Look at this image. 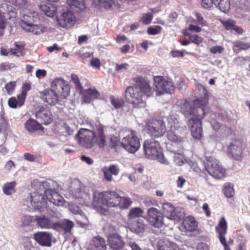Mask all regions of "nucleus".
<instances>
[{"instance_id": "55", "label": "nucleus", "mask_w": 250, "mask_h": 250, "mask_svg": "<svg viewBox=\"0 0 250 250\" xmlns=\"http://www.w3.org/2000/svg\"><path fill=\"white\" fill-rule=\"evenodd\" d=\"M110 141V146L111 147H115L121 144L120 139L114 136L111 137Z\"/></svg>"}, {"instance_id": "60", "label": "nucleus", "mask_w": 250, "mask_h": 250, "mask_svg": "<svg viewBox=\"0 0 250 250\" xmlns=\"http://www.w3.org/2000/svg\"><path fill=\"white\" fill-rule=\"evenodd\" d=\"M6 19L4 16V13L0 12V29H4L6 27Z\"/></svg>"}, {"instance_id": "38", "label": "nucleus", "mask_w": 250, "mask_h": 250, "mask_svg": "<svg viewBox=\"0 0 250 250\" xmlns=\"http://www.w3.org/2000/svg\"><path fill=\"white\" fill-rule=\"evenodd\" d=\"M67 3L71 8H78L83 10L85 8L84 0H67Z\"/></svg>"}, {"instance_id": "62", "label": "nucleus", "mask_w": 250, "mask_h": 250, "mask_svg": "<svg viewBox=\"0 0 250 250\" xmlns=\"http://www.w3.org/2000/svg\"><path fill=\"white\" fill-rule=\"evenodd\" d=\"M90 64L92 67L99 69L100 68L101 62L99 59L93 58L90 62Z\"/></svg>"}, {"instance_id": "1", "label": "nucleus", "mask_w": 250, "mask_h": 250, "mask_svg": "<svg viewBox=\"0 0 250 250\" xmlns=\"http://www.w3.org/2000/svg\"><path fill=\"white\" fill-rule=\"evenodd\" d=\"M86 125H89L94 130L81 128L76 135L78 144L85 148H91L94 145L100 148H103L106 145V137L104 132V127L97 119L86 120Z\"/></svg>"}, {"instance_id": "64", "label": "nucleus", "mask_w": 250, "mask_h": 250, "mask_svg": "<svg viewBox=\"0 0 250 250\" xmlns=\"http://www.w3.org/2000/svg\"><path fill=\"white\" fill-rule=\"evenodd\" d=\"M128 246L130 247L131 250H150L148 249H142L135 242H129Z\"/></svg>"}, {"instance_id": "7", "label": "nucleus", "mask_w": 250, "mask_h": 250, "mask_svg": "<svg viewBox=\"0 0 250 250\" xmlns=\"http://www.w3.org/2000/svg\"><path fill=\"white\" fill-rule=\"evenodd\" d=\"M127 134L121 142L122 146L128 152H136L140 147V140L136 131L132 129L127 130Z\"/></svg>"}, {"instance_id": "48", "label": "nucleus", "mask_w": 250, "mask_h": 250, "mask_svg": "<svg viewBox=\"0 0 250 250\" xmlns=\"http://www.w3.org/2000/svg\"><path fill=\"white\" fill-rule=\"evenodd\" d=\"M162 27L159 25H156L154 27L150 26L147 28V32L149 35H155L161 32Z\"/></svg>"}, {"instance_id": "31", "label": "nucleus", "mask_w": 250, "mask_h": 250, "mask_svg": "<svg viewBox=\"0 0 250 250\" xmlns=\"http://www.w3.org/2000/svg\"><path fill=\"white\" fill-rule=\"evenodd\" d=\"M70 210L73 213L80 215V216H77L76 219V220L78 223L83 225H84L87 223V217L84 214L83 211L80 209V208L77 206H71L70 207Z\"/></svg>"}, {"instance_id": "8", "label": "nucleus", "mask_w": 250, "mask_h": 250, "mask_svg": "<svg viewBox=\"0 0 250 250\" xmlns=\"http://www.w3.org/2000/svg\"><path fill=\"white\" fill-rule=\"evenodd\" d=\"M206 168L211 176L215 179H221L225 176L226 170L218 164L212 157H206Z\"/></svg>"}, {"instance_id": "46", "label": "nucleus", "mask_w": 250, "mask_h": 250, "mask_svg": "<svg viewBox=\"0 0 250 250\" xmlns=\"http://www.w3.org/2000/svg\"><path fill=\"white\" fill-rule=\"evenodd\" d=\"M71 79L72 82H73V83L74 84V85L75 86V88L77 89H78L80 90H82L83 89V87L80 83L79 78L76 74H75L74 73L72 74L71 75Z\"/></svg>"}, {"instance_id": "44", "label": "nucleus", "mask_w": 250, "mask_h": 250, "mask_svg": "<svg viewBox=\"0 0 250 250\" xmlns=\"http://www.w3.org/2000/svg\"><path fill=\"white\" fill-rule=\"evenodd\" d=\"M16 85V81H11L7 83L4 86V88L5 89L7 94L11 95L15 90Z\"/></svg>"}, {"instance_id": "6", "label": "nucleus", "mask_w": 250, "mask_h": 250, "mask_svg": "<svg viewBox=\"0 0 250 250\" xmlns=\"http://www.w3.org/2000/svg\"><path fill=\"white\" fill-rule=\"evenodd\" d=\"M205 115V111L199 109L196 117H190L187 121V125L191 130L192 136L197 140L201 139L203 136L202 120Z\"/></svg>"}, {"instance_id": "13", "label": "nucleus", "mask_w": 250, "mask_h": 250, "mask_svg": "<svg viewBox=\"0 0 250 250\" xmlns=\"http://www.w3.org/2000/svg\"><path fill=\"white\" fill-rule=\"evenodd\" d=\"M147 130L151 137H161L166 132L165 123L161 120H154L148 124Z\"/></svg>"}, {"instance_id": "14", "label": "nucleus", "mask_w": 250, "mask_h": 250, "mask_svg": "<svg viewBox=\"0 0 250 250\" xmlns=\"http://www.w3.org/2000/svg\"><path fill=\"white\" fill-rule=\"evenodd\" d=\"M36 221L37 225L42 229H54V223L52 222L51 219L44 215L36 216L35 218L33 216H27L24 217V223L27 225H31V223Z\"/></svg>"}, {"instance_id": "53", "label": "nucleus", "mask_w": 250, "mask_h": 250, "mask_svg": "<svg viewBox=\"0 0 250 250\" xmlns=\"http://www.w3.org/2000/svg\"><path fill=\"white\" fill-rule=\"evenodd\" d=\"M26 97V95L21 93L17 96L18 107H20L24 104Z\"/></svg>"}, {"instance_id": "3", "label": "nucleus", "mask_w": 250, "mask_h": 250, "mask_svg": "<svg viewBox=\"0 0 250 250\" xmlns=\"http://www.w3.org/2000/svg\"><path fill=\"white\" fill-rule=\"evenodd\" d=\"M200 87L203 89V97H201L192 101V104L186 99H181L178 104L180 106V112L186 118L196 117L198 114L199 109H202L205 111L209 99V95L206 87L201 85Z\"/></svg>"}, {"instance_id": "41", "label": "nucleus", "mask_w": 250, "mask_h": 250, "mask_svg": "<svg viewBox=\"0 0 250 250\" xmlns=\"http://www.w3.org/2000/svg\"><path fill=\"white\" fill-rule=\"evenodd\" d=\"M110 101L112 105L116 109L122 108L125 104V102L123 99L115 98L113 96H110Z\"/></svg>"}, {"instance_id": "30", "label": "nucleus", "mask_w": 250, "mask_h": 250, "mask_svg": "<svg viewBox=\"0 0 250 250\" xmlns=\"http://www.w3.org/2000/svg\"><path fill=\"white\" fill-rule=\"evenodd\" d=\"M40 9L46 16L49 17H53L56 14L57 11L56 6L54 4L49 2L41 5Z\"/></svg>"}, {"instance_id": "57", "label": "nucleus", "mask_w": 250, "mask_h": 250, "mask_svg": "<svg viewBox=\"0 0 250 250\" xmlns=\"http://www.w3.org/2000/svg\"><path fill=\"white\" fill-rule=\"evenodd\" d=\"M31 88V83L30 82L24 83L22 85L21 93L27 95V92L29 91Z\"/></svg>"}, {"instance_id": "24", "label": "nucleus", "mask_w": 250, "mask_h": 250, "mask_svg": "<svg viewBox=\"0 0 250 250\" xmlns=\"http://www.w3.org/2000/svg\"><path fill=\"white\" fill-rule=\"evenodd\" d=\"M25 128L30 133H33L38 130H42L43 126L36 120L29 118L24 124Z\"/></svg>"}, {"instance_id": "27", "label": "nucleus", "mask_w": 250, "mask_h": 250, "mask_svg": "<svg viewBox=\"0 0 250 250\" xmlns=\"http://www.w3.org/2000/svg\"><path fill=\"white\" fill-rule=\"evenodd\" d=\"M184 228L187 231H193L197 227V222L192 216L186 217L182 222Z\"/></svg>"}, {"instance_id": "22", "label": "nucleus", "mask_w": 250, "mask_h": 250, "mask_svg": "<svg viewBox=\"0 0 250 250\" xmlns=\"http://www.w3.org/2000/svg\"><path fill=\"white\" fill-rule=\"evenodd\" d=\"M47 199L54 205L59 206L63 204V197L58 192L52 190L44 192Z\"/></svg>"}, {"instance_id": "2", "label": "nucleus", "mask_w": 250, "mask_h": 250, "mask_svg": "<svg viewBox=\"0 0 250 250\" xmlns=\"http://www.w3.org/2000/svg\"><path fill=\"white\" fill-rule=\"evenodd\" d=\"M132 203L130 198L121 197L113 191L95 192L93 201L95 207H101V205L107 207H119L121 209L128 208Z\"/></svg>"}, {"instance_id": "47", "label": "nucleus", "mask_w": 250, "mask_h": 250, "mask_svg": "<svg viewBox=\"0 0 250 250\" xmlns=\"http://www.w3.org/2000/svg\"><path fill=\"white\" fill-rule=\"evenodd\" d=\"M153 18V14L151 13L148 12L144 14L141 19L142 23L144 24L148 25L151 22Z\"/></svg>"}, {"instance_id": "58", "label": "nucleus", "mask_w": 250, "mask_h": 250, "mask_svg": "<svg viewBox=\"0 0 250 250\" xmlns=\"http://www.w3.org/2000/svg\"><path fill=\"white\" fill-rule=\"evenodd\" d=\"M15 4L20 9H22L27 6V2L26 0H15Z\"/></svg>"}, {"instance_id": "42", "label": "nucleus", "mask_w": 250, "mask_h": 250, "mask_svg": "<svg viewBox=\"0 0 250 250\" xmlns=\"http://www.w3.org/2000/svg\"><path fill=\"white\" fill-rule=\"evenodd\" d=\"M94 1L106 9L111 8L114 3L113 0H94Z\"/></svg>"}, {"instance_id": "52", "label": "nucleus", "mask_w": 250, "mask_h": 250, "mask_svg": "<svg viewBox=\"0 0 250 250\" xmlns=\"http://www.w3.org/2000/svg\"><path fill=\"white\" fill-rule=\"evenodd\" d=\"M102 171L104 174V177L107 182L112 181V177L110 172L108 170L107 167H104L102 168Z\"/></svg>"}, {"instance_id": "40", "label": "nucleus", "mask_w": 250, "mask_h": 250, "mask_svg": "<svg viewBox=\"0 0 250 250\" xmlns=\"http://www.w3.org/2000/svg\"><path fill=\"white\" fill-rule=\"evenodd\" d=\"M228 151L231 154L234 158L238 157L241 154L240 148L233 143H230L228 146Z\"/></svg>"}, {"instance_id": "20", "label": "nucleus", "mask_w": 250, "mask_h": 250, "mask_svg": "<svg viewBox=\"0 0 250 250\" xmlns=\"http://www.w3.org/2000/svg\"><path fill=\"white\" fill-rule=\"evenodd\" d=\"M34 239L42 246L50 247L51 246L52 235L47 232H38L34 234Z\"/></svg>"}, {"instance_id": "11", "label": "nucleus", "mask_w": 250, "mask_h": 250, "mask_svg": "<svg viewBox=\"0 0 250 250\" xmlns=\"http://www.w3.org/2000/svg\"><path fill=\"white\" fill-rule=\"evenodd\" d=\"M133 81L135 83V89L138 90L142 97L144 95L148 98L151 96L153 91L148 80L141 76H138L134 78Z\"/></svg>"}, {"instance_id": "15", "label": "nucleus", "mask_w": 250, "mask_h": 250, "mask_svg": "<svg viewBox=\"0 0 250 250\" xmlns=\"http://www.w3.org/2000/svg\"><path fill=\"white\" fill-rule=\"evenodd\" d=\"M154 81L155 85L159 92L169 94L173 93L174 86L171 81H167L160 76L154 77Z\"/></svg>"}, {"instance_id": "16", "label": "nucleus", "mask_w": 250, "mask_h": 250, "mask_svg": "<svg viewBox=\"0 0 250 250\" xmlns=\"http://www.w3.org/2000/svg\"><path fill=\"white\" fill-rule=\"evenodd\" d=\"M227 223L224 217H222L215 227L216 232L218 233V238L221 244L224 246L225 250H231L229 246L226 241L225 235L227 232Z\"/></svg>"}, {"instance_id": "63", "label": "nucleus", "mask_w": 250, "mask_h": 250, "mask_svg": "<svg viewBox=\"0 0 250 250\" xmlns=\"http://www.w3.org/2000/svg\"><path fill=\"white\" fill-rule=\"evenodd\" d=\"M224 48L221 46H214L210 48V51L212 54H216L217 53H221Z\"/></svg>"}, {"instance_id": "21", "label": "nucleus", "mask_w": 250, "mask_h": 250, "mask_svg": "<svg viewBox=\"0 0 250 250\" xmlns=\"http://www.w3.org/2000/svg\"><path fill=\"white\" fill-rule=\"evenodd\" d=\"M90 250H106L104 239L99 235L93 237L90 244Z\"/></svg>"}, {"instance_id": "23", "label": "nucleus", "mask_w": 250, "mask_h": 250, "mask_svg": "<svg viewBox=\"0 0 250 250\" xmlns=\"http://www.w3.org/2000/svg\"><path fill=\"white\" fill-rule=\"evenodd\" d=\"M129 229L132 232L137 234L143 233L146 225L142 219H138L136 221L129 224Z\"/></svg>"}, {"instance_id": "37", "label": "nucleus", "mask_w": 250, "mask_h": 250, "mask_svg": "<svg viewBox=\"0 0 250 250\" xmlns=\"http://www.w3.org/2000/svg\"><path fill=\"white\" fill-rule=\"evenodd\" d=\"M164 213L171 219H175L174 207L170 203H165L162 205Z\"/></svg>"}, {"instance_id": "49", "label": "nucleus", "mask_w": 250, "mask_h": 250, "mask_svg": "<svg viewBox=\"0 0 250 250\" xmlns=\"http://www.w3.org/2000/svg\"><path fill=\"white\" fill-rule=\"evenodd\" d=\"M221 21L225 29L228 30L232 29L236 23L235 21L232 20H229L228 21L221 20Z\"/></svg>"}, {"instance_id": "34", "label": "nucleus", "mask_w": 250, "mask_h": 250, "mask_svg": "<svg viewBox=\"0 0 250 250\" xmlns=\"http://www.w3.org/2000/svg\"><path fill=\"white\" fill-rule=\"evenodd\" d=\"M215 5L222 12L226 13L229 12L230 8V2L229 0H215Z\"/></svg>"}, {"instance_id": "36", "label": "nucleus", "mask_w": 250, "mask_h": 250, "mask_svg": "<svg viewBox=\"0 0 250 250\" xmlns=\"http://www.w3.org/2000/svg\"><path fill=\"white\" fill-rule=\"evenodd\" d=\"M144 213V210L140 207H134L131 208L127 214V217L129 220L136 218H139L143 216Z\"/></svg>"}, {"instance_id": "5", "label": "nucleus", "mask_w": 250, "mask_h": 250, "mask_svg": "<svg viewBox=\"0 0 250 250\" xmlns=\"http://www.w3.org/2000/svg\"><path fill=\"white\" fill-rule=\"evenodd\" d=\"M144 153L150 159H157L162 164L168 165V161L162 152L159 142L151 138L145 141L143 144Z\"/></svg>"}, {"instance_id": "54", "label": "nucleus", "mask_w": 250, "mask_h": 250, "mask_svg": "<svg viewBox=\"0 0 250 250\" xmlns=\"http://www.w3.org/2000/svg\"><path fill=\"white\" fill-rule=\"evenodd\" d=\"M195 15L196 16L197 21L199 24L201 25L202 26H206L207 25V21L203 18L202 14L199 12H196L195 13Z\"/></svg>"}, {"instance_id": "50", "label": "nucleus", "mask_w": 250, "mask_h": 250, "mask_svg": "<svg viewBox=\"0 0 250 250\" xmlns=\"http://www.w3.org/2000/svg\"><path fill=\"white\" fill-rule=\"evenodd\" d=\"M189 39L191 42L197 45H199L202 43L204 41L202 37L199 36L197 34H193L192 36H190Z\"/></svg>"}, {"instance_id": "39", "label": "nucleus", "mask_w": 250, "mask_h": 250, "mask_svg": "<svg viewBox=\"0 0 250 250\" xmlns=\"http://www.w3.org/2000/svg\"><path fill=\"white\" fill-rule=\"evenodd\" d=\"M222 191L225 196L228 198L232 197L235 194L233 187L230 183H226L224 184Z\"/></svg>"}, {"instance_id": "56", "label": "nucleus", "mask_w": 250, "mask_h": 250, "mask_svg": "<svg viewBox=\"0 0 250 250\" xmlns=\"http://www.w3.org/2000/svg\"><path fill=\"white\" fill-rule=\"evenodd\" d=\"M8 105L12 108H16L18 107L17 99L15 97H11L8 101Z\"/></svg>"}, {"instance_id": "18", "label": "nucleus", "mask_w": 250, "mask_h": 250, "mask_svg": "<svg viewBox=\"0 0 250 250\" xmlns=\"http://www.w3.org/2000/svg\"><path fill=\"white\" fill-rule=\"evenodd\" d=\"M36 117L42 124L49 125L53 120V115L48 107L41 106L36 112Z\"/></svg>"}, {"instance_id": "33", "label": "nucleus", "mask_w": 250, "mask_h": 250, "mask_svg": "<svg viewBox=\"0 0 250 250\" xmlns=\"http://www.w3.org/2000/svg\"><path fill=\"white\" fill-rule=\"evenodd\" d=\"M250 48V42H245L241 41H236L233 42V50L238 54L242 50H247Z\"/></svg>"}, {"instance_id": "59", "label": "nucleus", "mask_w": 250, "mask_h": 250, "mask_svg": "<svg viewBox=\"0 0 250 250\" xmlns=\"http://www.w3.org/2000/svg\"><path fill=\"white\" fill-rule=\"evenodd\" d=\"M158 250H174L173 245L170 243H167L160 246L159 244Z\"/></svg>"}, {"instance_id": "17", "label": "nucleus", "mask_w": 250, "mask_h": 250, "mask_svg": "<svg viewBox=\"0 0 250 250\" xmlns=\"http://www.w3.org/2000/svg\"><path fill=\"white\" fill-rule=\"evenodd\" d=\"M59 24L63 28H70L73 26L76 22V18L74 13L69 10L63 11L58 18Z\"/></svg>"}, {"instance_id": "45", "label": "nucleus", "mask_w": 250, "mask_h": 250, "mask_svg": "<svg viewBox=\"0 0 250 250\" xmlns=\"http://www.w3.org/2000/svg\"><path fill=\"white\" fill-rule=\"evenodd\" d=\"M14 44L15 47L14 48H11L10 50L11 54L18 57L21 55L23 46L18 44L16 42H15Z\"/></svg>"}, {"instance_id": "35", "label": "nucleus", "mask_w": 250, "mask_h": 250, "mask_svg": "<svg viewBox=\"0 0 250 250\" xmlns=\"http://www.w3.org/2000/svg\"><path fill=\"white\" fill-rule=\"evenodd\" d=\"M17 184L15 181L5 183L2 188L3 193L7 195H11L15 193L16 191L15 187Z\"/></svg>"}, {"instance_id": "28", "label": "nucleus", "mask_w": 250, "mask_h": 250, "mask_svg": "<svg viewBox=\"0 0 250 250\" xmlns=\"http://www.w3.org/2000/svg\"><path fill=\"white\" fill-rule=\"evenodd\" d=\"M99 93L96 89L89 88L85 90L83 96V101L85 103H90L92 100L96 99Z\"/></svg>"}, {"instance_id": "19", "label": "nucleus", "mask_w": 250, "mask_h": 250, "mask_svg": "<svg viewBox=\"0 0 250 250\" xmlns=\"http://www.w3.org/2000/svg\"><path fill=\"white\" fill-rule=\"evenodd\" d=\"M42 99L50 105H55L59 102V96L50 89H46L41 93Z\"/></svg>"}, {"instance_id": "32", "label": "nucleus", "mask_w": 250, "mask_h": 250, "mask_svg": "<svg viewBox=\"0 0 250 250\" xmlns=\"http://www.w3.org/2000/svg\"><path fill=\"white\" fill-rule=\"evenodd\" d=\"M108 242L110 247L114 250L122 249L125 245L124 242L121 237H111L108 240Z\"/></svg>"}, {"instance_id": "43", "label": "nucleus", "mask_w": 250, "mask_h": 250, "mask_svg": "<svg viewBox=\"0 0 250 250\" xmlns=\"http://www.w3.org/2000/svg\"><path fill=\"white\" fill-rule=\"evenodd\" d=\"M174 152V161L178 165L182 166L186 161L185 156L181 153Z\"/></svg>"}, {"instance_id": "10", "label": "nucleus", "mask_w": 250, "mask_h": 250, "mask_svg": "<svg viewBox=\"0 0 250 250\" xmlns=\"http://www.w3.org/2000/svg\"><path fill=\"white\" fill-rule=\"evenodd\" d=\"M51 90L58 94L60 99H65L69 95L70 86L68 82L60 78L55 79L51 85Z\"/></svg>"}, {"instance_id": "26", "label": "nucleus", "mask_w": 250, "mask_h": 250, "mask_svg": "<svg viewBox=\"0 0 250 250\" xmlns=\"http://www.w3.org/2000/svg\"><path fill=\"white\" fill-rule=\"evenodd\" d=\"M31 202L38 209L46 207V203L44 200L43 195L37 192L33 193L31 196Z\"/></svg>"}, {"instance_id": "12", "label": "nucleus", "mask_w": 250, "mask_h": 250, "mask_svg": "<svg viewBox=\"0 0 250 250\" xmlns=\"http://www.w3.org/2000/svg\"><path fill=\"white\" fill-rule=\"evenodd\" d=\"M146 219L150 224L156 228L162 227L164 222V217L161 211L156 208L152 207L147 211Z\"/></svg>"}, {"instance_id": "25", "label": "nucleus", "mask_w": 250, "mask_h": 250, "mask_svg": "<svg viewBox=\"0 0 250 250\" xmlns=\"http://www.w3.org/2000/svg\"><path fill=\"white\" fill-rule=\"evenodd\" d=\"M178 127L177 124L176 125H171L170 129L167 131V135L170 141L177 143H181L183 141V138L178 135Z\"/></svg>"}, {"instance_id": "61", "label": "nucleus", "mask_w": 250, "mask_h": 250, "mask_svg": "<svg viewBox=\"0 0 250 250\" xmlns=\"http://www.w3.org/2000/svg\"><path fill=\"white\" fill-rule=\"evenodd\" d=\"M108 170L110 172L111 174L114 175H117L119 172V169L118 167L116 165H110L109 167H107Z\"/></svg>"}, {"instance_id": "29", "label": "nucleus", "mask_w": 250, "mask_h": 250, "mask_svg": "<svg viewBox=\"0 0 250 250\" xmlns=\"http://www.w3.org/2000/svg\"><path fill=\"white\" fill-rule=\"evenodd\" d=\"M73 223L69 220H63L55 222L54 229L59 230L60 229H63L66 232H69L73 227Z\"/></svg>"}, {"instance_id": "51", "label": "nucleus", "mask_w": 250, "mask_h": 250, "mask_svg": "<svg viewBox=\"0 0 250 250\" xmlns=\"http://www.w3.org/2000/svg\"><path fill=\"white\" fill-rule=\"evenodd\" d=\"M201 5L204 8H209L213 6L216 3L215 0H201Z\"/></svg>"}, {"instance_id": "9", "label": "nucleus", "mask_w": 250, "mask_h": 250, "mask_svg": "<svg viewBox=\"0 0 250 250\" xmlns=\"http://www.w3.org/2000/svg\"><path fill=\"white\" fill-rule=\"evenodd\" d=\"M125 98L128 103L132 104L134 107H145L146 103L143 100L138 90H136L135 86H128L125 92Z\"/></svg>"}, {"instance_id": "4", "label": "nucleus", "mask_w": 250, "mask_h": 250, "mask_svg": "<svg viewBox=\"0 0 250 250\" xmlns=\"http://www.w3.org/2000/svg\"><path fill=\"white\" fill-rule=\"evenodd\" d=\"M21 26L25 31L34 35L43 33L46 28L43 22L41 21L38 14L35 11L27 12L23 15Z\"/></svg>"}]
</instances>
